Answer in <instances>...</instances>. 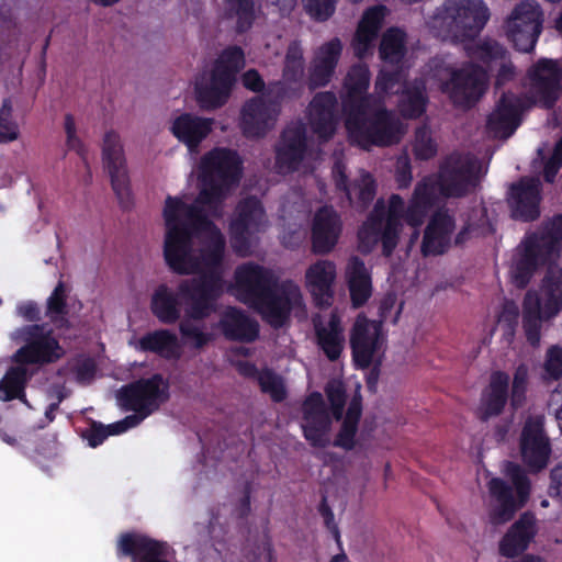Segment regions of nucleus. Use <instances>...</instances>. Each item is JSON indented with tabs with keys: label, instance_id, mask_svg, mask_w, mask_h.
<instances>
[{
	"label": "nucleus",
	"instance_id": "nucleus-13",
	"mask_svg": "<svg viewBox=\"0 0 562 562\" xmlns=\"http://www.w3.org/2000/svg\"><path fill=\"white\" fill-rule=\"evenodd\" d=\"M23 336L24 345L14 355V360L20 364H50L65 355L64 348L53 335V329L45 330L44 325L26 326Z\"/></svg>",
	"mask_w": 562,
	"mask_h": 562
},
{
	"label": "nucleus",
	"instance_id": "nucleus-44",
	"mask_svg": "<svg viewBox=\"0 0 562 562\" xmlns=\"http://www.w3.org/2000/svg\"><path fill=\"white\" fill-rule=\"evenodd\" d=\"M406 54V33L398 27L387 29L380 41L379 55L386 64H400Z\"/></svg>",
	"mask_w": 562,
	"mask_h": 562
},
{
	"label": "nucleus",
	"instance_id": "nucleus-5",
	"mask_svg": "<svg viewBox=\"0 0 562 562\" xmlns=\"http://www.w3.org/2000/svg\"><path fill=\"white\" fill-rule=\"evenodd\" d=\"M562 246V214L554 215L540 233L528 235L510 269V279L518 289H525L539 267L546 265Z\"/></svg>",
	"mask_w": 562,
	"mask_h": 562
},
{
	"label": "nucleus",
	"instance_id": "nucleus-19",
	"mask_svg": "<svg viewBox=\"0 0 562 562\" xmlns=\"http://www.w3.org/2000/svg\"><path fill=\"white\" fill-rule=\"evenodd\" d=\"M330 415L323 395L314 391L302 404V429L304 438L314 448H325L329 443L328 432L331 427Z\"/></svg>",
	"mask_w": 562,
	"mask_h": 562
},
{
	"label": "nucleus",
	"instance_id": "nucleus-31",
	"mask_svg": "<svg viewBox=\"0 0 562 562\" xmlns=\"http://www.w3.org/2000/svg\"><path fill=\"white\" fill-rule=\"evenodd\" d=\"M218 327L229 341L254 342L259 337L258 322L234 306H228L223 312Z\"/></svg>",
	"mask_w": 562,
	"mask_h": 562
},
{
	"label": "nucleus",
	"instance_id": "nucleus-39",
	"mask_svg": "<svg viewBox=\"0 0 562 562\" xmlns=\"http://www.w3.org/2000/svg\"><path fill=\"white\" fill-rule=\"evenodd\" d=\"M179 290L177 293L167 284L158 285L150 300V311L153 315L165 325L176 324L181 317V307Z\"/></svg>",
	"mask_w": 562,
	"mask_h": 562
},
{
	"label": "nucleus",
	"instance_id": "nucleus-60",
	"mask_svg": "<svg viewBox=\"0 0 562 562\" xmlns=\"http://www.w3.org/2000/svg\"><path fill=\"white\" fill-rule=\"evenodd\" d=\"M528 383V368L525 364H519L515 372L512 383L510 402L517 408L525 400V393Z\"/></svg>",
	"mask_w": 562,
	"mask_h": 562
},
{
	"label": "nucleus",
	"instance_id": "nucleus-35",
	"mask_svg": "<svg viewBox=\"0 0 562 562\" xmlns=\"http://www.w3.org/2000/svg\"><path fill=\"white\" fill-rule=\"evenodd\" d=\"M235 82L211 70L206 81L195 83L196 102L203 110H216L225 105Z\"/></svg>",
	"mask_w": 562,
	"mask_h": 562
},
{
	"label": "nucleus",
	"instance_id": "nucleus-25",
	"mask_svg": "<svg viewBox=\"0 0 562 562\" xmlns=\"http://www.w3.org/2000/svg\"><path fill=\"white\" fill-rule=\"evenodd\" d=\"M456 228V218L446 207L438 209L431 215L420 246L425 257L446 254L451 246V235Z\"/></svg>",
	"mask_w": 562,
	"mask_h": 562
},
{
	"label": "nucleus",
	"instance_id": "nucleus-14",
	"mask_svg": "<svg viewBox=\"0 0 562 562\" xmlns=\"http://www.w3.org/2000/svg\"><path fill=\"white\" fill-rule=\"evenodd\" d=\"M562 310V271L549 267L541 285V295L528 291L522 301V317H544L546 321L557 316Z\"/></svg>",
	"mask_w": 562,
	"mask_h": 562
},
{
	"label": "nucleus",
	"instance_id": "nucleus-10",
	"mask_svg": "<svg viewBox=\"0 0 562 562\" xmlns=\"http://www.w3.org/2000/svg\"><path fill=\"white\" fill-rule=\"evenodd\" d=\"M543 30V12L536 1L522 0L504 22V31L513 47L520 53L533 52Z\"/></svg>",
	"mask_w": 562,
	"mask_h": 562
},
{
	"label": "nucleus",
	"instance_id": "nucleus-22",
	"mask_svg": "<svg viewBox=\"0 0 562 562\" xmlns=\"http://www.w3.org/2000/svg\"><path fill=\"white\" fill-rule=\"evenodd\" d=\"M381 323L358 317L350 333L352 360L357 368L368 369L381 345Z\"/></svg>",
	"mask_w": 562,
	"mask_h": 562
},
{
	"label": "nucleus",
	"instance_id": "nucleus-11",
	"mask_svg": "<svg viewBox=\"0 0 562 562\" xmlns=\"http://www.w3.org/2000/svg\"><path fill=\"white\" fill-rule=\"evenodd\" d=\"M267 223L262 202L255 195L238 201L229 222L231 246L234 252L245 257L249 255L250 237L263 231Z\"/></svg>",
	"mask_w": 562,
	"mask_h": 562
},
{
	"label": "nucleus",
	"instance_id": "nucleus-18",
	"mask_svg": "<svg viewBox=\"0 0 562 562\" xmlns=\"http://www.w3.org/2000/svg\"><path fill=\"white\" fill-rule=\"evenodd\" d=\"M525 109V99L510 91L504 92L487 116L485 127L488 136L494 140H507L521 124Z\"/></svg>",
	"mask_w": 562,
	"mask_h": 562
},
{
	"label": "nucleus",
	"instance_id": "nucleus-57",
	"mask_svg": "<svg viewBox=\"0 0 562 562\" xmlns=\"http://www.w3.org/2000/svg\"><path fill=\"white\" fill-rule=\"evenodd\" d=\"M506 474L510 479L519 499L525 502L530 493V481L525 470L517 463L508 462Z\"/></svg>",
	"mask_w": 562,
	"mask_h": 562
},
{
	"label": "nucleus",
	"instance_id": "nucleus-20",
	"mask_svg": "<svg viewBox=\"0 0 562 562\" xmlns=\"http://www.w3.org/2000/svg\"><path fill=\"white\" fill-rule=\"evenodd\" d=\"M234 279L240 300L249 305L257 303L268 290L276 288L279 283V279L272 270L255 262L238 266Z\"/></svg>",
	"mask_w": 562,
	"mask_h": 562
},
{
	"label": "nucleus",
	"instance_id": "nucleus-37",
	"mask_svg": "<svg viewBox=\"0 0 562 562\" xmlns=\"http://www.w3.org/2000/svg\"><path fill=\"white\" fill-rule=\"evenodd\" d=\"M314 331L316 345L325 357L331 362L339 360L345 347V335L340 318L333 314L327 326L321 322L315 323Z\"/></svg>",
	"mask_w": 562,
	"mask_h": 562
},
{
	"label": "nucleus",
	"instance_id": "nucleus-45",
	"mask_svg": "<svg viewBox=\"0 0 562 562\" xmlns=\"http://www.w3.org/2000/svg\"><path fill=\"white\" fill-rule=\"evenodd\" d=\"M488 488L491 495L499 503L494 513V519L501 522L509 521L517 510L513 487L503 479L494 477L490 481Z\"/></svg>",
	"mask_w": 562,
	"mask_h": 562
},
{
	"label": "nucleus",
	"instance_id": "nucleus-33",
	"mask_svg": "<svg viewBox=\"0 0 562 562\" xmlns=\"http://www.w3.org/2000/svg\"><path fill=\"white\" fill-rule=\"evenodd\" d=\"M509 376L504 371H495L491 374L488 385L481 394L477 416L482 422L498 416L503 413L508 401Z\"/></svg>",
	"mask_w": 562,
	"mask_h": 562
},
{
	"label": "nucleus",
	"instance_id": "nucleus-46",
	"mask_svg": "<svg viewBox=\"0 0 562 562\" xmlns=\"http://www.w3.org/2000/svg\"><path fill=\"white\" fill-rule=\"evenodd\" d=\"M29 374L26 368L22 366L11 367L0 381V398L4 402L20 400L27 404L25 387Z\"/></svg>",
	"mask_w": 562,
	"mask_h": 562
},
{
	"label": "nucleus",
	"instance_id": "nucleus-27",
	"mask_svg": "<svg viewBox=\"0 0 562 562\" xmlns=\"http://www.w3.org/2000/svg\"><path fill=\"white\" fill-rule=\"evenodd\" d=\"M386 11L385 5L378 4L363 12L351 41L353 54L359 59L373 54L374 43L382 29Z\"/></svg>",
	"mask_w": 562,
	"mask_h": 562
},
{
	"label": "nucleus",
	"instance_id": "nucleus-59",
	"mask_svg": "<svg viewBox=\"0 0 562 562\" xmlns=\"http://www.w3.org/2000/svg\"><path fill=\"white\" fill-rule=\"evenodd\" d=\"M19 136L16 123L12 120V106L5 99L0 109V140H15Z\"/></svg>",
	"mask_w": 562,
	"mask_h": 562
},
{
	"label": "nucleus",
	"instance_id": "nucleus-38",
	"mask_svg": "<svg viewBox=\"0 0 562 562\" xmlns=\"http://www.w3.org/2000/svg\"><path fill=\"white\" fill-rule=\"evenodd\" d=\"M347 282L352 306L356 308L363 306L372 294V280L364 261L357 256L349 260Z\"/></svg>",
	"mask_w": 562,
	"mask_h": 562
},
{
	"label": "nucleus",
	"instance_id": "nucleus-56",
	"mask_svg": "<svg viewBox=\"0 0 562 562\" xmlns=\"http://www.w3.org/2000/svg\"><path fill=\"white\" fill-rule=\"evenodd\" d=\"M341 52V41L338 37H334L317 49L313 60L336 70Z\"/></svg>",
	"mask_w": 562,
	"mask_h": 562
},
{
	"label": "nucleus",
	"instance_id": "nucleus-48",
	"mask_svg": "<svg viewBox=\"0 0 562 562\" xmlns=\"http://www.w3.org/2000/svg\"><path fill=\"white\" fill-rule=\"evenodd\" d=\"M226 19L236 20V32L241 34L251 29L256 19L254 0H223Z\"/></svg>",
	"mask_w": 562,
	"mask_h": 562
},
{
	"label": "nucleus",
	"instance_id": "nucleus-28",
	"mask_svg": "<svg viewBox=\"0 0 562 562\" xmlns=\"http://www.w3.org/2000/svg\"><path fill=\"white\" fill-rule=\"evenodd\" d=\"M337 98L331 91L316 93L310 103V124L319 140H328L337 126Z\"/></svg>",
	"mask_w": 562,
	"mask_h": 562
},
{
	"label": "nucleus",
	"instance_id": "nucleus-15",
	"mask_svg": "<svg viewBox=\"0 0 562 562\" xmlns=\"http://www.w3.org/2000/svg\"><path fill=\"white\" fill-rule=\"evenodd\" d=\"M527 76L532 102L543 109H552L561 91L562 69L559 61L540 58L529 68Z\"/></svg>",
	"mask_w": 562,
	"mask_h": 562
},
{
	"label": "nucleus",
	"instance_id": "nucleus-6",
	"mask_svg": "<svg viewBox=\"0 0 562 562\" xmlns=\"http://www.w3.org/2000/svg\"><path fill=\"white\" fill-rule=\"evenodd\" d=\"M404 215L405 202L400 194H392L387 205L384 199H378L358 232L360 243L370 246L381 243L382 254L392 256L398 244Z\"/></svg>",
	"mask_w": 562,
	"mask_h": 562
},
{
	"label": "nucleus",
	"instance_id": "nucleus-63",
	"mask_svg": "<svg viewBox=\"0 0 562 562\" xmlns=\"http://www.w3.org/2000/svg\"><path fill=\"white\" fill-rule=\"evenodd\" d=\"M543 369L547 379L557 381L562 376V348L560 346L554 345L547 350Z\"/></svg>",
	"mask_w": 562,
	"mask_h": 562
},
{
	"label": "nucleus",
	"instance_id": "nucleus-8",
	"mask_svg": "<svg viewBox=\"0 0 562 562\" xmlns=\"http://www.w3.org/2000/svg\"><path fill=\"white\" fill-rule=\"evenodd\" d=\"M345 125L350 138L362 140H400L403 128L396 114L375 101L346 115Z\"/></svg>",
	"mask_w": 562,
	"mask_h": 562
},
{
	"label": "nucleus",
	"instance_id": "nucleus-41",
	"mask_svg": "<svg viewBox=\"0 0 562 562\" xmlns=\"http://www.w3.org/2000/svg\"><path fill=\"white\" fill-rule=\"evenodd\" d=\"M213 119L182 113L175 119L171 132L178 140H203L212 131Z\"/></svg>",
	"mask_w": 562,
	"mask_h": 562
},
{
	"label": "nucleus",
	"instance_id": "nucleus-50",
	"mask_svg": "<svg viewBox=\"0 0 562 562\" xmlns=\"http://www.w3.org/2000/svg\"><path fill=\"white\" fill-rule=\"evenodd\" d=\"M428 98L423 88L413 86L403 90L398 100V111L405 119H418L425 111Z\"/></svg>",
	"mask_w": 562,
	"mask_h": 562
},
{
	"label": "nucleus",
	"instance_id": "nucleus-12",
	"mask_svg": "<svg viewBox=\"0 0 562 562\" xmlns=\"http://www.w3.org/2000/svg\"><path fill=\"white\" fill-rule=\"evenodd\" d=\"M169 381L162 374L154 373L122 386L117 401L124 411H144L151 415L169 401Z\"/></svg>",
	"mask_w": 562,
	"mask_h": 562
},
{
	"label": "nucleus",
	"instance_id": "nucleus-49",
	"mask_svg": "<svg viewBox=\"0 0 562 562\" xmlns=\"http://www.w3.org/2000/svg\"><path fill=\"white\" fill-rule=\"evenodd\" d=\"M244 66L245 53L243 48L237 45H232L222 50L211 70L235 82L237 74Z\"/></svg>",
	"mask_w": 562,
	"mask_h": 562
},
{
	"label": "nucleus",
	"instance_id": "nucleus-40",
	"mask_svg": "<svg viewBox=\"0 0 562 562\" xmlns=\"http://www.w3.org/2000/svg\"><path fill=\"white\" fill-rule=\"evenodd\" d=\"M436 180L425 178L415 186L409 205L406 210V220L409 223L419 222L420 218L436 204Z\"/></svg>",
	"mask_w": 562,
	"mask_h": 562
},
{
	"label": "nucleus",
	"instance_id": "nucleus-23",
	"mask_svg": "<svg viewBox=\"0 0 562 562\" xmlns=\"http://www.w3.org/2000/svg\"><path fill=\"white\" fill-rule=\"evenodd\" d=\"M102 161L121 207L131 209L133 196L122 143H103Z\"/></svg>",
	"mask_w": 562,
	"mask_h": 562
},
{
	"label": "nucleus",
	"instance_id": "nucleus-21",
	"mask_svg": "<svg viewBox=\"0 0 562 562\" xmlns=\"http://www.w3.org/2000/svg\"><path fill=\"white\" fill-rule=\"evenodd\" d=\"M117 555L130 557L133 562H172V548L166 542L143 533L124 532L117 542Z\"/></svg>",
	"mask_w": 562,
	"mask_h": 562
},
{
	"label": "nucleus",
	"instance_id": "nucleus-52",
	"mask_svg": "<svg viewBox=\"0 0 562 562\" xmlns=\"http://www.w3.org/2000/svg\"><path fill=\"white\" fill-rule=\"evenodd\" d=\"M301 94V86H293V83L288 82L284 79L270 81L265 91V95L268 98L266 99L267 103L279 110L283 101L299 99Z\"/></svg>",
	"mask_w": 562,
	"mask_h": 562
},
{
	"label": "nucleus",
	"instance_id": "nucleus-58",
	"mask_svg": "<svg viewBox=\"0 0 562 562\" xmlns=\"http://www.w3.org/2000/svg\"><path fill=\"white\" fill-rule=\"evenodd\" d=\"M506 474L510 479L519 499L525 502L530 493V481L525 470L517 463L508 462Z\"/></svg>",
	"mask_w": 562,
	"mask_h": 562
},
{
	"label": "nucleus",
	"instance_id": "nucleus-30",
	"mask_svg": "<svg viewBox=\"0 0 562 562\" xmlns=\"http://www.w3.org/2000/svg\"><path fill=\"white\" fill-rule=\"evenodd\" d=\"M336 274V265L327 259H319L306 269L305 285L317 305L330 304Z\"/></svg>",
	"mask_w": 562,
	"mask_h": 562
},
{
	"label": "nucleus",
	"instance_id": "nucleus-43",
	"mask_svg": "<svg viewBox=\"0 0 562 562\" xmlns=\"http://www.w3.org/2000/svg\"><path fill=\"white\" fill-rule=\"evenodd\" d=\"M467 52L471 59L484 65L487 71H494L497 64L509 54L503 44L491 37H484L468 46Z\"/></svg>",
	"mask_w": 562,
	"mask_h": 562
},
{
	"label": "nucleus",
	"instance_id": "nucleus-47",
	"mask_svg": "<svg viewBox=\"0 0 562 562\" xmlns=\"http://www.w3.org/2000/svg\"><path fill=\"white\" fill-rule=\"evenodd\" d=\"M310 143H279L276 147V169L279 173L297 171Z\"/></svg>",
	"mask_w": 562,
	"mask_h": 562
},
{
	"label": "nucleus",
	"instance_id": "nucleus-2",
	"mask_svg": "<svg viewBox=\"0 0 562 562\" xmlns=\"http://www.w3.org/2000/svg\"><path fill=\"white\" fill-rule=\"evenodd\" d=\"M223 288L222 276L212 271L182 280L178 284L179 294L186 304V318L179 324V333L191 348L201 350L213 341V334L204 331L193 322L204 321L216 312Z\"/></svg>",
	"mask_w": 562,
	"mask_h": 562
},
{
	"label": "nucleus",
	"instance_id": "nucleus-62",
	"mask_svg": "<svg viewBox=\"0 0 562 562\" xmlns=\"http://www.w3.org/2000/svg\"><path fill=\"white\" fill-rule=\"evenodd\" d=\"M337 0H303L305 11L316 21L328 20L336 9Z\"/></svg>",
	"mask_w": 562,
	"mask_h": 562
},
{
	"label": "nucleus",
	"instance_id": "nucleus-53",
	"mask_svg": "<svg viewBox=\"0 0 562 562\" xmlns=\"http://www.w3.org/2000/svg\"><path fill=\"white\" fill-rule=\"evenodd\" d=\"M262 393L269 394L274 403H281L286 398V389L283 380L273 370L265 368L257 380Z\"/></svg>",
	"mask_w": 562,
	"mask_h": 562
},
{
	"label": "nucleus",
	"instance_id": "nucleus-54",
	"mask_svg": "<svg viewBox=\"0 0 562 562\" xmlns=\"http://www.w3.org/2000/svg\"><path fill=\"white\" fill-rule=\"evenodd\" d=\"M537 159L543 164V179L547 183H553L562 168V143H555L550 157H546L544 149H537Z\"/></svg>",
	"mask_w": 562,
	"mask_h": 562
},
{
	"label": "nucleus",
	"instance_id": "nucleus-16",
	"mask_svg": "<svg viewBox=\"0 0 562 562\" xmlns=\"http://www.w3.org/2000/svg\"><path fill=\"white\" fill-rule=\"evenodd\" d=\"M542 183L538 177L524 176L509 186L507 203L512 218L530 223L540 216Z\"/></svg>",
	"mask_w": 562,
	"mask_h": 562
},
{
	"label": "nucleus",
	"instance_id": "nucleus-61",
	"mask_svg": "<svg viewBox=\"0 0 562 562\" xmlns=\"http://www.w3.org/2000/svg\"><path fill=\"white\" fill-rule=\"evenodd\" d=\"M358 189L357 199L358 204L362 209H367L375 198L376 182L370 172H364L359 182L355 183Z\"/></svg>",
	"mask_w": 562,
	"mask_h": 562
},
{
	"label": "nucleus",
	"instance_id": "nucleus-24",
	"mask_svg": "<svg viewBox=\"0 0 562 562\" xmlns=\"http://www.w3.org/2000/svg\"><path fill=\"white\" fill-rule=\"evenodd\" d=\"M279 113L265 97H252L241 106L239 127L246 137H263L274 126Z\"/></svg>",
	"mask_w": 562,
	"mask_h": 562
},
{
	"label": "nucleus",
	"instance_id": "nucleus-29",
	"mask_svg": "<svg viewBox=\"0 0 562 562\" xmlns=\"http://www.w3.org/2000/svg\"><path fill=\"white\" fill-rule=\"evenodd\" d=\"M252 306L271 327L279 329L290 318L292 299L285 285H277L268 290Z\"/></svg>",
	"mask_w": 562,
	"mask_h": 562
},
{
	"label": "nucleus",
	"instance_id": "nucleus-64",
	"mask_svg": "<svg viewBox=\"0 0 562 562\" xmlns=\"http://www.w3.org/2000/svg\"><path fill=\"white\" fill-rule=\"evenodd\" d=\"M359 424L348 420H342L341 427L334 439V446L345 449L347 451L352 450L356 446V435L358 432Z\"/></svg>",
	"mask_w": 562,
	"mask_h": 562
},
{
	"label": "nucleus",
	"instance_id": "nucleus-42",
	"mask_svg": "<svg viewBox=\"0 0 562 562\" xmlns=\"http://www.w3.org/2000/svg\"><path fill=\"white\" fill-rule=\"evenodd\" d=\"M68 292L67 285L60 280L46 300L45 316L57 329H69L71 326L68 318Z\"/></svg>",
	"mask_w": 562,
	"mask_h": 562
},
{
	"label": "nucleus",
	"instance_id": "nucleus-7",
	"mask_svg": "<svg viewBox=\"0 0 562 562\" xmlns=\"http://www.w3.org/2000/svg\"><path fill=\"white\" fill-rule=\"evenodd\" d=\"M482 177V162L475 155L453 151L440 161L436 184L441 196L460 199L474 192Z\"/></svg>",
	"mask_w": 562,
	"mask_h": 562
},
{
	"label": "nucleus",
	"instance_id": "nucleus-1",
	"mask_svg": "<svg viewBox=\"0 0 562 562\" xmlns=\"http://www.w3.org/2000/svg\"><path fill=\"white\" fill-rule=\"evenodd\" d=\"M164 257L178 274L220 273L226 240L199 204L168 195L164 207Z\"/></svg>",
	"mask_w": 562,
	"mask_h": 562
},
{
	"label": "nucleus",
	"instance_id": "nucleus-32",
	"mask_svg": "<svg viewBox=\"0 0 562 562\" xmlns=\"http://www.w3.org/2000/svg\"><path fill=\"white\" fill-rule=\"evenodd\" d=\"M537 533L536 517L525 512L510 526L499 542V553L506 558H515L522 553Z\"/></svg>",
	"mask_w": 562,
	"mask_h": 562
},
{
	"label": "nucleus",
	"instance_id": "nucleus-4",
	"mask_svg": "<svg viewBox=\"0 0 562 562\" xmlns=\"http://www.w3.org/2000/svg\"><path fill=\"white\" fill-rule=\"evenodd\" d=\"M490 19L483 0H445L428 21L434 36L463 42L475 37Z\"/></svg>",
	"mask_w": 562,
	"mask_h": 562
},
{
	"label": "nucleus",
	"instance_id": "nucleus-36",
	"mask_svg": "<svg viewBox=\"0 0 562 562\" xmlns=\"http://www.w3.org/2000/svg\"><path fill=\"white\" fill-rule=\"evenodd\" d=\"M136 348L142 352H151L166 360H178L181 357L178 336L166 328L146 333L138 339Z\"/></svg>",
	"mask_w": 562,
	"mask_h": 562
},
{
	"label": "nucleus",
	"instance_id": "nucleus-26",
	"mask_svg": "<svg viewBox=\"0 0 562 562\" xmlns=\"http://www.w3.org/2000/svg\"><path fill=\"white\" fill-rule=\"evenodd\" d=\"M342 223L339 214L331 205L319 207L312 223V250L316 255L330 252L338 243Z\"/></svg>",
	"mask_w": 562,
	"mask_h": 562
},
{
	"label": "nucleus",
	"instance_id": "nucleus-3",
	"mask_svg": "<svg viewBox=\"0 0 562 562\" xmlns=\"http://www.w3.org/2000/svg\"><path fill=\"white\" fill-rule=\"evenodd\" d=\"M202 189L195 204L218 209L243 177V160L231 149L214 148L200 164Z\"/></svg>",
	"mask_w": 562,
	"mask_h": 562
},
{
	"label": "nucleus",
	"instance_id": "nucleus-55",
	"mask_svg": "<svg viewBox=\"0 0 562 562\" xmlns=\"http://www.w3.org/2000/svg\"><path fill=\"white\" fill-rule=\"evenodd\" d=\"M325 393L331 407L334 419L340 420L344 416L347 394L342 382L329 381L325 386Z\"/></svg>",
	"mask_w": 562,
	"mask_h": 562
},
{
	"label": "nucleus",
	"instance_id": "nucleus-9",
	"mask_svg": "<svg viewBox=\"0 0 562 562\" xmlns=\"http://www.w3.org/2000/svg\"><path fill=\"white\" fill-rule=\"evenodd\" d=\"M488 82L490 75L483 66L465 61L459 68H450L449 79L442 82L441 90L454 105L471 109L485 94Z\"/></svg>",
	"mask_w": 562,
	"mask_h": 562
},
{
	"label": "nucleus",
	"instance_id": "nucleus-34",
	"mask_svg": "<svg viewBox=\"0 0 562 562\" xmlns=\"http://www.w3.org/2000/svg\"><path fill=\"white\" fill-rule=\"evenodd\" d=\"M370 85V71L366 65H353L344 81L346 93L342 97L345 115L370 105L371 97L367 93Z\"/></svg>",
	"mask_w": 562,
	"mask_h": 562
},
{
	"label": "nucleus",
	"instance_id": "nucleus-51",
	"mask_svg": "<svg viewBox=\"0 0 562 562\" xmlns=\"http://www.w3.org/2000/svg\"><path fill=\"white\" fill-rule=\"evenodd\" d=\"M304 76V57L303 50L297 43H291L286 49L284 57V66L282 70V78L295 86Z\"/></svg>",
	"mask_w": 562,
	"mask_h": 562
},
{
	"label": "nucleus",
	"instance_id": "nucleus-17",
	"mask_svg": "<svg viewBox=\"0 0 562 562\" xmlns=\"http://www.w3.org/2000/svg\"><path fill=\"white\" fill-rule=\"evenodd\" d=\"M520 450L522 461L531 472L538 473L548 465L552 449L544 430L543 416L526 420L521 430Z\"/></svg>",
	"mask_w": 562,
	"mask_h": 562
}]
</instances>
